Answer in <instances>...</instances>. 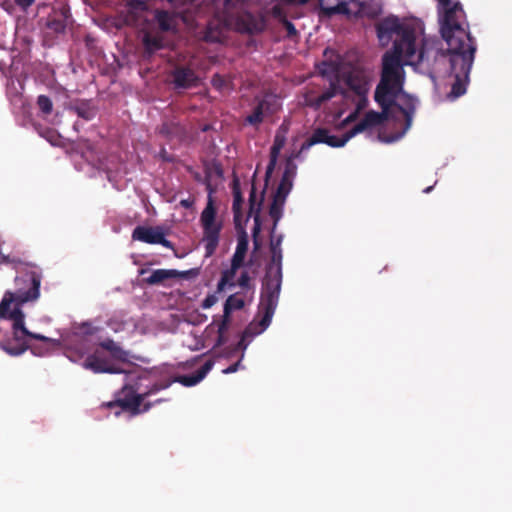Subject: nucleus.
I'll return each mask as SVG.
<instances>
[{
    "label": "nucleus",
    "instance_id": "obj_35",
    "mask_svg": "<svg viewBox=\"0 0 512 512\" xmlns=\"http://www.w3.org/2000/svg\"><path fill=\"white\" fill-rule=\"evenodd\" d=\"M211 82L213 87L218 90H221L226 86V79L220 74L213 75Z\"/></svg>",
    "mask_w": 512,
    "mask_h": 512
},
{
    "label": "nucleus",
    "instance_id": "obj_11",
    "mask_svg": "<svg viewBox=\"0 0 512 512\" xmlns=\"http://www.w3.org/2000/svg\"><path fill=\"white\" fill-rule=\"evenodd\" d=\"M172 83L176 89H190L197 87L200 78L196 72L186 65H176L171 72Z\"/></svg>",
    "mask_w": 512,
    "mask_h": 512
},
{
    "label": "nucleus",
    "instance_id": "obj_32",
    "mask_svg": "<svg viewBox=\"0 0 512 512\" xmlns=\"http://www.w3.org/2000/svg\"><path fill=\"white\" fill-rule=\"evenodd\" d=\"M77 115L85 120H91L95 117V111L89 107L79 106L76 108Z\"/></svg>",
    "mask_w": 512,
    "mask_h": 512
},
{
    "label": "nucleus",
    "instance_id": "obj_21",
    "mask_svg": "<svg viewBox=\"0 0 512 512\" xmlns=\"http://www.w3.org/2000/svg\"><path fill=\"white\" fill-rule=\"evenodd\" d=\"M285 140H286L285 136L283 134H280L279 132H277V134L275 135V138H274L273 145L270 150V160H269V163L266 168V173H265L266 183L268 182V179L271 177V175L275 169L278 155L285 144Z\"/></svg>",
    "mask_w": 512,
    "mask_h": 512
},
{
    "label": "nucleus",
    "instance_id": "obj_13",
    "mask_svg": "<svg viewBox=\"0 0 512 512\" xmlns=\"http://www.w3.org/2000/svg\"><path fill=\"white\" fill-rule=\"evenodd\" d=\"M70 16V8L68 5L53 8L46 18V28L55 34H63L66 31Z\"/></svg>",
    "mask_w": 512,
    "mask_h": 512
},
{
    "label": "nucleus",
    "instance_id": "obj_24",
    "mask_svg": "<svg viewBox=\"0 0 512 512\" xmlns=\"http://www.w3.org/2000/svg\"><path fill=\"white\" fill-rule=\"evenodd\" d=\"M160 133L168 138H175L177 141H183L186 138V129L179 122H166L160 128Z\"/></svg>",
    "mask_w": 512,
    "mask_h": 512
},
{
    "label": "nucleus",
    "instance_id": "obj_36",
    "mask_svg": "<svg viewBox=\"0 0 512 512\" xmlns=\"http://www.w3.org/2000/svg\"><path fill=\"white\" fill-rule=\"evenodd\" d=\"M271 13L272 16L278 19L281 23L283 22V19H287L283 9L277 5L272 7Z\"/></svg>",
    "mask_w": 512,
    "mask_h": 512
},
{
    "label": "nucleus",
    "instance_id": "obj_3",
    "mask_svg": "<svg viewBox=\"0 0 512 512\" xmlns=\"http://www.w3.org/2000/svg\"><path fill=\"white\" fill-rule=\"evenodd\" d=\"M2 264L11 265L18 273L24 272V276L15 278L16 291H6L0 302V318L13 322L12 336L0 340V348L11 356H19L29 349V339L49 341L48 337L26 328L25 314L21 310L23 304L39 298L42 273L36 265L3 253L0 255Z\"/></svg>",
    "mask_w": 512,
    "mask_h": 512
},
{
    "label": "nucleus",
    "instance_id": "obj_14",
    "mask_svg": "<svg viewBox=\"0 0 512 512\" xmlns=\"http://www.w3.org/2000/svg\"><path fill=\"white\" fill-rule=\"evenodd\" d=\"M83 367L94 373L121 374L124 372L118 364H114L110 360L100 357L97 352L86 357L83 362Z\"/></svg>",
    "mask_w": 512,
    "mask_h": 512
},
{
    "label": "nucleus",
    "instance_id": "obj_16",
    "mask_svg": "<svg viewBox=\"0 0 512 512\" xmlns=\"http://www.w3.org/2000/svg\"><path fill=\"white\" fill-rule=\"evenodd\" d=\"M263 194H264V192H262L260 199L257 200L256 187L253 183L251 186L250 194H249L248 216L254 218L253 239H254V244L256 247H258L257 235L259 234L260 229H261L260 212H261V206H262V202H263Z\"/></svg>",
    "mask_w": 512,
    "mask_h": 512
},
{
    "label": "nucleus",
    "instance_id": "obj_9",
    "mask_svg": "<svg viewBox=\"0 0 512 512\" xmlns=\"http://www.w3.org/2000/svg\"><path fill=\"white\" fill-rule=\"evenodd\" d=\"M438 2L440 11H439V23H440V32L443 37V31L446 24L453 31L452 34H455L456 29L459 30H468V26L465 27V12L460 2L452 3L451 0H436Z\"/></svg>",
    "mask_w": 512,
    "mask_h": 512
},
{
    "label": "nucleus",
    "instance_id": "obj_6",
    "mask_svg": "<svg viewBox=\"0 0 512 512\" xmlns=\"http://www.w3.org/2000/svg\"><path fill=\"white\" fill-rule=\"evenodd\" d=\"M206 189L209 193L206 207L201 213L200 222L203 228V242L205 247L206 256H212L219 244L220 232L222 229L221 223H216V208L212 199L214 189L209 181L206 182Z\"/></svg>",
    "mask_w": 512,
    "mask_h": 512
},
{
    "label": "nucleus",
    "instance_id": "obj_22",
    "mask_svg": "<svg viewBox=\"0 0 512 512\" xmlns=\"http://www.w3.org/2000/svg\"><path fill=\"white\" fill-rule=\"evenodd\" d=\"M245 305L244 299L239 297V293L230 295L224 304V315L221 321L222 330L228 326L230 314L234 310H241Z\"/></svg>",
    "mask_w": 512,
    "mask_h": 512
},
{
    "label": "nucleus",
    "instance_id": "obj_8",
    "mask_svg": "<svg viewBox=\"0 0 512 512\" xmlns=\"http://www.w3.org/2000/svg\"><path fill=\"white\" fill-rule=\"evenodd\" d=\"M225 26L241 34H257L265 29L266 23L262 16L249 11L230 13L225 16Z\"/></svg>",
    "mask_w": 512,
    "mask_h": 512
},
{
    "label": "nucleus",
    "instance_id": "obj_39",
    "mask_svg": "<svg viewBox=\"0 0 512 512\" xmlns=\"http://www.w3.org/2000/svg\"><path fill=\"white\" fill-rule=\"evenodd\" d=\"M34 2L35 0H14V3L23 11H26Z\"/></svg>",
    "mask_w": 512,
    "mask_h": 512
},
{
    "label": "nucleus",
    "instance_id": "obj_26",
    "mask_svg": "<svg viewBox=\"0 0 512 512\" xmlns=\"http://www.w3.org/2000/svg\"><path fill=\"white\" fill-rule=\"evenodd\" d=\"M241 266L242 265L231 261L230 268L222 271V273H221V278L217 284V291H219V292L223 291L225 286H227V285L230 287H234L236 285V283L233 281V279L237 273V270Z\"/></svg>",
    "mask_w": 512,
    "mask_h": 512
},
{
    "label": "nucleus",
    "instance_id": "obj_2",
    "mask_svg": "<svg viewBox=\"0 0 512 512\" xmlns=\"http://www.w3.org/2000/svg\"><path fill=\"white\" fill-rule=\"evenodd\" d=\"M404 83L405 71L401 67L398 56L395 53H385L382 57L380 81L374 92V100L381 107L382 112L368 111L364 118L342 137L331 135L326 128H317L301 145V151L320 143L333 148L343 147L357 134L381 125L388 118V112L392 107H396L404 115L405 131L408 130L412 124L417 99L404 91Z\"/></svg>",
    "mask_w": 512,
    "mask_h": 512
},
{
    "label": "nucleus",
    "instance_id": "obj_43",
    "mask_svg": "<svg viewBox=\"0 0 512 512\" xmlns=\"http://www.w3.org/2000/svg\"><path fill=\"white\" fill-rule=\"evenodd\" d=\"M432 188H433L432 186L425 188L424 193H429L432 190Z\"/></svg>",
    "mask_w": 512,
    "mask_h": 512
},
{
    "label": "nucleus",
    "instance_id": "obj_33",
    "mask_svg": "<svg viewBox=\"0 0 512 512\" xmlns=\"http://www.w3.org/2000/svg\"><path fill=\"white\" fill-rule=\"evenodd\" d=\"M250 281H251V277H250L249 273L247 271H243L237 281V284L242 289H250Z\"/></svg>",
    "mask_w": 512,
    "mask_h": 512
},
{
    "label": "nucleus",
    "instance_id": "obj_20",
    "mask_svg": "<svg viewBox=\"0 0 512 512\" xmlns=\"http://www.w3.org/2000/svg\"><path fill=\"white\" fill-rule=\"evenodd\" d=\"M213 366L214 361L209 359L195 373L191 375L178 376L174 381L179 382L186 387L194 386L205 378Z\"/></svg>",
    "mask_w": 512,
    "mask_h": 512
},
{
    "label": "nucleus",
    "instance_id": "obj_44",
    "mask_svg": "<svg viewBox=\"0 0 512 512\" xmlns=\"http://www.w3.org/2000/svg\"><path fill=\"white\" fill-rule=\"evenodd\" d=\"M209 128H210V127H209V125H205V126L202 128V131H204V132H205V131H208V129H209Z\"/></svg>",
    "mask_w": 512,
    "mask_h": 512
},
{
    "label": "nucleus",
    "instance_id": "obj_18",
    "mask_svg": "<svg viewBox=\"0 0 512 512\" xmlns=\"http://www.w3.org/2000/svg\"><path fill=\"white\" fill-rule=\"evenodd\" d=\"M341 95L339 80L330 83V86L320 93L319 95H313L312 93L307 95L306 104L314 109H319L324 103L334 98L336 95Z\"/></svg>",
    "mask_w": 512,
    "mask_h": 512
},
{
    "label": "nucleus",
    "instance_id": "obj_5",
    "mask_svg": "<svg viewBox=\"0 0 512 512\" xmlns=\"http://www.w3.org/2000/svg\"><path fill=\"white\" fill-rule=\"evenodd\" d=\"M169 381L154 382L151 385L146 386V390H141L140 384L125 385L117 393V397L113 401L103 402L101 408L114 409L120 408L115 411V415L119 416L121 411H127L132 416L139 415L141 413L149 411L154 404L163 402V399L159 398L154 402L145 401L148 397L164 390L170 386Z\"/></svg>",
    "mask_w": 512,
    "mask_h": 512
},
{
    "label": "nucleus",
    "instance_id": "obj_31",
    "mask_svg": "<svg viewBox=\"0 0 512 512\" xmlns=\"http://www.w3.org/2000/svg\"><path fill=\"white\" fill-rule=\"evenodd\" d=\"M37 105L44 114H50L53 109L51 99L46 95H39L37 98Z\"/></svg>",
    "mask_w": 512,
    "mask_h": 512
},
{
    "label": "nucleus",
    "instance_id": "obj_40",
    "mask_svg": "<svg viewBox=\"0 0 512 512\" xmlns=\"http://www.w3.org/2000/svg\"><path fill=\"white\" fill-rule=\"evenodd\" d=\"M228 326L222 330L221 323L218 326V338H217V345H222L226 342L225 339V332L227 330Z\"/></svg>",
    "mask_w": 512,
    "mask_h": 512
},
{
    "label": "nucleus",
    "instance_id": "obj_7",
    "mask_svg": "<svg viewBox=\"0 0 512 512\" xmlns=\"http://www.w3.org/2000/svg\"><path fill=\"white\" fill-rule=\"evenodd\" d=\"M337 80L345 85V87L340 86L343 99L346 101L364 100V102H368L369 83L362 70L352 68L341 73Z\"/></svg>",
    "mask_w": 512,
    "mask_h": 512
},
{
    "label": "nucleus",
    "instance_id": "obj_30",
    "mask_svg": "<svg viewBox=\"0 0 512 512\" xmlns=\"http://www.w3.org/2000/svg\"><path fill=\"white\" fill-rule=\"evenodd\" d=\"M354 105H355V110L353 112H351L342 122L343 125H348L354 121L357 120L360 112L362 110H364L367 105H368V102H364V100H361V101H351Z\"/></svg>",
    "mask_w": 512,
    "mask_h": 512
},
{
    "label": "nucleus",
    "instance_id": "obj_23",
    "mask_svg": "<svg viewBox=\"0 0 512 512\" xmlns=\"http://www.w3.org/2000/svg\"><path fill=\"white\" fill-rule=\"evenodd\" d=\"M185 274L186 272H179L173 269H157L152 271L151 275L146 279V282L150 285H156L168 279L184 277Z\"/></svg>",
    "mask_w": 512,
    "mask_h": 512
},
{
    "label": "nucleus",
    "instance_id": "obj_38",
    "mask_svg": "<svg viewBox=\"0 0 512 512\" xmlns=\"http://www.w3.org/2000/svg\"><path fill=\"white\" fill-rule=\"evenodd\" d=\"M217 302V298L214 295H208L202 302V308L203 309H209L211 308L215 303Z\"/></svg>",
    "mask_w": 512,
    "mask_h": 512
},
{
    "label": "nucleus",
    "instance_id": "obj_42",
    "mask_svg": "<svg viewBox=\"0 0 512 512\" xmlns=\"http://www.w3.org/2000/svg\"><path fill=\"white\" fill-rule=\"evenodd\" d=\"M240 366V360L237 361L236 363L230 365L229 367H227L226 369L223 370V373L224 374H231V373H234L238 370Z\"/></svg>",
    "mask_w": 512,
    "mask_h": 512
},
{
    "label": "nucleus",
    "instance_id": "obj_25",
    "mask_svg": "<svg viewBox=\"0 0 512 512\" xmlns=\"http://www.w3.org/2000/svg\"><path fill=\"white\" fill-rule=\"evenodd\" d=\"M296 170L297 166L291 160H288L277 190L290 193L293 186V178L296 175Z\"/></svg>",
    "mask_w": 512,
    "mask_h": 512
},
{
    "label": "nucleus",
    "instance_id": "obj_27",
    "mask_svg": "<svg viewBox=\"0 0 512 512\" xmlns=\"http://www.w3.org/2000/svg\"><path fill=\"white\" fill-rule=\"evenodd\" d=\"M248 245H249L248 236H247L246 232L243 231L238 237L236 250L232 256L231 261L238 263L240 265H243L247 251H248Z\"/></svg>",
    "mask_w": 512,
    "mask_h": 512
},
{
    "label": "nucleus",
    "instance_id": "obj_15",
    "mask_svg": "<svg viewBox=\"0 0 512 512\" xmlns=\"http://www.w3.org/2000/svg\"><path fill=\"white\" fill-rule=\"evenodd\" d=\"M276 101L271 96H265L262 99H257V104L253 108V111L248 115L245 121L253 126H258L264 120V117L271 115L276 110Z\"/></svg>",
    "mask_w": 512,
    "mask_h": 512
},
{
    "label": "nucleus",
    "instance_id": "obj_34",
    "mask_svg": "<svg viewBox=\"0 0 512 512\" xmlns=\"http://www.w3.org/2000/svg\"><path fill=\"white\" fill-rule=\"evenodd\" d=\"M282 24L287 31V37L293 38L297 36L298 32L291 21H289L288 19H283Z\"/></svg>",
    "mask_w": 512,
    "mask_h": 512
},
{
    "label": "nucleus",
    "instance_id": "obj_29",
    "mask_svg": "<svg viewBox=\"0 0 512 512\" xmlns=\"http://www.w3.org/2000/svg\"><path fill=\"white\" fill-rule=\"evenodd\" d=\"M100 346L109 351L111 356L119 361H126L128 358V353L123 350L116 342L112 339H106L100 343Z\"/></svg>",
    "mask_w": 512,
    "mask_h": 512
},
{
    "label": "nucleus",
    "instance_id": "obj_19",
    "mask_svg": "<svg viewBox=\"0 0 512 512\" xmlns=\"http://www.w3.org/2000/svg\"><path fill=\"white\" fill-rule=\"evenodd\" d=\"M142 45L145 57H151L157 51L165 47V39L160 32H145L142 37Z\"/></svg>",
    "mask_w": 512,
    "mask_h": 512
},
{
    "label": "nucleus",
    "instance_id": "obj_17",
    "mask_svg": "<svg viewBox=\"0 0 512 512\" xmlns=\"http://www.w3.org/2000/svg\"><path fill=\"white\" fill-rule=\"evenodd\" d=\"M153 14L160 33H175L177 31V12L155 9Z\"/></svg>",
    "mask_w": 512,
    "mask_h": 512
},
{
    "label": "nucleus",
    "instance_id": "obj_28",
    "mask_svg": "<svg viewBox=\"0 0 512 512\" xmlns=\"http://www.w3.org/2000/svg\"><path fill=\"white\" fill-rule=\"evenodd\" d=\"M232 193H233L232 210L234 213V218H235V220H237L242 214V205L244 203V199H243L242 192L240 189V183L237 178H235L233 180Z\"/></svg>",
    "mask_w": 512,
    "mask_h": 512
},
{
    "label": "nucleus",
    "instance_id": "obj_12",
    "mask_svg": "<svg viewBox=\"0 0 512 512\" xmlns=\"http://www.w3.org/2000/svg\"><path fill=\"white\" fill-rule=\"evenodd\" d=\"M288 194L289 193H286V192H283V191H280V190H276V192L273 195L272 203H271L270 209H269V215L273 219V226H272V229H271L270 245L272 244L273 241L276 242L280 237H281V241L283 240V235H279V236H277V238H274L273 234L276 231L278 222L282 218L283 208H284V205H285L286 198H287ZM281 244H282V242L280 243V245ZM280 250L282 251L281 248H280ZM270 252L272 253L271 249H270ZM271 263H272V259L270 260V262L267 265V267Z\"/></svg>",
    "mask_w": 512,
    "mask_h": 512
},
{
    "label": "nucleus",
    "instance_id": "obj_41",
    "mask_svg": "<svg viewBox=\"0 0 512 512\" xmlns=\"http://www.w3.org/2000/svg\"><path fill=\"white\" fill-rule=\"evenodd\" d=\"M194 202H195V201H194V199H193V198L188 197L187 199H182V200L180 201V205H181L183 208H185V209H190V208H192V207H193Z\"/></svg>",
    "mask_w": 512,
    "mask_h": 512
},
{
    "label": "nucleus",
    "instance_id": "obj_4",
    "mask_svg": "<svg viewBox=\"0 0 512 512\" xmlns=\"http://www.w3.org/2000/svg\"><path fill=\"white\" fill-rule=\"evenodd\" d=\"M280 243L281 237L271 244L272 263L266 267L258 306V315L261 318L258 322H252L245 328L237 343V349L245 350L248 346L246 339L263 333L271 324L278 305L283 277Z\"/></svg>",
    "mask_w": 512,
    "mask_h": 512
},
{
    "label": "nucleus",
    "instance_id": "obj_45",
    "mask_svg": "<svg viewBox=\"0 0 512 512\" xmlns=\"http://www.w3.org/2000/svg\"><path fill=\"white\" fill-rule=\"evenodd\" d=\"M164 159H165L166 161H171V159H170V158H168V157H164Z\"/></svg>",
    "mask_w": 512,
    "mask_h": 512
},
{
    "label": "nucleus",
    "instance_id": "obj_10",
    "mask_svg": "<svg viewBox=\"0 0 512 512\" xmlns=\"http://www.w3.org/2000/svg\"><path fill=\"white\" fill-rule=\"evenodd\" d=\"M132 238L148 244H160L166 248L173 247L160 227L137 226L133 230Z\"/></svg>",
    "mask_w": 512,
    "mask_h": 512
},
{
    "label": "nucleus",
    "instance_id": "obj_1",
    "mask_svg": "<svg viewBox=\"0 0 512 512\" xmlns=\"http://www.w3.org/2000/svg\"><path fill=\"white\" fill-rule=\"evenodd\" d=\"M398 32L399 39L393 43L391 51L386 53L396 54L401 67L404 65L426 64L432 76L449 72L454 77L451 91L448 97L456 99L466 93L469 74L474 62L477 44L469 30L456 29V35L446 24L443 31V39L448 48L444 51L438 42L424 39L421 48L416 46L415 31L411 28H403L396 21L386 20L378 26V35ZM404 70V68H402Z\"/></svg>",
    "mask_w": 512,
    "mask_h": 512
},
{
    "label": "nucleus",
    "instance_id": "obj_37",
    "mask_svg": "<svg viewBox=\"0 0 512 512\" xmlns=\"http://www.w3.org/2000/svg\"><path fill=\"white\" fill-rule=\"evenodd\" d=\"M129 6L133 9L145 11L147 9V4L143 0H130Z\"/></svg>",
    "mask_w": 512,
    "mask_h": 512
}]
</instances>
